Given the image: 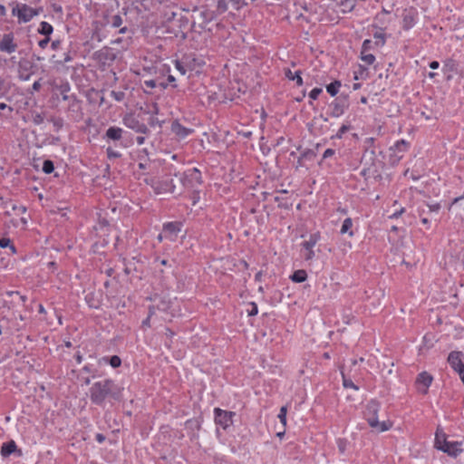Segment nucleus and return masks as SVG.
<instances>
[{
	"mask_svg": "<svg viewBox=\"0 0 464 464\" xmlns=\"http://www.w3.org/2000/svg\"><path fill=\"white\" fill-rule=\"evenodd\" d=\"M49 42H50V37H45V38H44V39L39 41L38 45L42 49H44L47 46V44H49Z\"/></svg>",
	"mask_w": 464,
	"mask_h": 464,
	"instance_id": "nucleus-58",
	"label": "nucleus"
},
{
	"mask_svg": "<svg viewBox=\"0 0 464 464\" xmlns=\"http://www.w3.org/2000/svg\"><path fill=\"white\" fill-rule=\"evenodd\" d=\"M123 133L124 130L121 128L117 126H111L107 129L103 139L107 140L118 141L121 140Z\"/></svg>",
	"mask_w": 464,
	"mask_h": 464,
	"instance_id": "nucleus-18",
	"label": "nucleus"
},
{
	"mask_svg": "<svg viewBox=\"0 0 464 464\" xmlns=\"http://www.w3.org/2000/svg\"><path fill=\"white\" fill-rule=\"evenodd\" d=\"M158 85L157 81L155 80H146L144 81V86L147 88L153 89Z\"/></svg>",
	"mask_w": 464,
	"mask_h": 464,
	"instance_id": "nucleus-52",
	"label": "nucleus"
},
{
	"mask_svg": "<svg viewBox=\"0 0 464 464\" xmlns=\"http://www.w3.org/2000/svg\"><path fill=\"white\" fill-rule=\"evenodd\" d=\"M374 141H375V139L372 138V137H370V138H367L364 141L365 143V152H369L371 153L372 156H374L375 155V151H374V149H373V144H374Z\"/></svg>",
	"mask_w": 464,
	"mask_h": 464,
	"instance_id": "nucleus-33",
	"label": "nucleus"
},
{
	"mask_svg": "<svg viewBox=\"0 0 464 464\" xmlns=\"http://www.w3.org/2000/svg\"><path fill=\"white\" fill-rule=\"evenodd\" d=\"M44 116L43 113H40V112H33L32 113V121L34 122V124L40 125L44 122Z\"/></svg>",
	"mask_w": 464,
	"mask_h": 464,
	"instance_id": "nucleus-37",
	"label": "nucleus"
},
{
	"mask_svg": "<svg viewBox=\"0 0 464 464\" xmlns=\"http://www.w3.org/2000/svg\"><path fill=\"white\" fill-rule=\"evenodd\" d=\"M85 299H86V301H87V303H88V304H89V306H90V307H94V308H97V307H98V305H97V304H93V303H92V298L91 297V295H87L85 296Z\"/></svg>",
	"mask_w": 464,
	"mask_h": 464,
	"instance_id": "nucleus-62",
	"label": "nucleus"
},
{
	"mask_svg": "<svg viewBox=\"0 0 464 464\" xmlns=\"http://www.w3.org/2000/svg\"><path fill=\"white\" fill-rule=\"evenodd\" d=\"M182 224L179 222H168L163 226V233L169 236L171 240H175L181 230Z\"/></svg>",
	"mask_w": 464,
	"mask_h": 464,
	"instance_id": "nucleus-16",
	"label": "nucleus"
},
{
	"mask_svg": "<svg viewBox=\"0 0 464 464\" xmlns=\"http://www.w3.org/2000/svg\"><path fill=\"white\" fill-rule=\"evenodd\" d=\"M37 32L40 34L44 35L45 37H50V35L53 32V27L49 23L43 21V22L40 23V25H39V27L37 29Z\"/></svg>",
	"mask_w": 464,
	"mask_h": 464,
	"instance_id": "nucleus-25",
	"label": "nucleus"
},
{
	"mask_svg": "<svg viewBox=\"0 0 464 464\" xmlns=\"http://www.w3.org/2000/svg\"><path fill=\"white\" fill-rule=\"evenodd\" d=\"M341 85V82L335 80L333 82L326 85V91L331 96L334 97L338 93Z\"/></svg>",
	"mask_w": 464,
	"mask_h": 464,
	"instance_id": "nucleus-29",
	"label": "nucleus"
},
{
	"mask_svg": "<svg viewBox=\"0 0 464 464\" xmlns=\"http://www.w3.org/2000/svg\"><path fill=\"white\" fill-rule=\"evenodd\" d=\"M380 403L375 401H370L364 411V418L367 420L370 427L375 429L378 431H386L392 428V422L390 421H379L378 420V412L380 411Z\"/></svg>",
	"mask_w": 464,
	"mask_h": 464,
	"instance_id": "nucleus-2",
	"label": "nucleus"
},
{
	"mask_svg": "<svg viewBox=\"0 0 464 464\" xmlns=\"http://www.w3.org/2000/svg\"><path fill=\"white\" fill-rule=\"evenodd\" d=\"M464 354L459 351H453L448 356V362L450 367L459 373L462 382L464 383Z\"/></svg>",
	"mask_w": 464,
	"mask_h": 464,
	"instance_id": "nucleus-6",
	"label": "nucleus"
},
{
	"mask_svg": "<svg viewBox=\"0 0 464 464\" xmlns=\"http://www.w3.org/2000/svg\"><path fill=\"white\" fill-rule=\"evenodd\" d=\"M335 153V150L333 149H326L323 154V160H325L327 158H330L334 156Z\"/></svg>",
	"mask_w": 464,
	"mask_h": 464,
	"instance_id": "nucleus-54",
	"label": "nucleus"
},
{
	"mask_svg": "<svg viewBox=\"0 0 464 464\" xmlns=\"http://www.w3.org/2000/svg\"><path fill=\"white\" fill-rule=\"evenodd\" d=\"M329 108L331 117L338 118L342 116L349 108L348 95H340L330 103Z\"/></svg>",
	"mask_w": 464,
	"mask_h": 464,
	"instance_id": "nucleus-5",
	"label": "nucleus"
},
{
	"mask_svg": "<svg viewBox=\"0 0 464 464\" xmlns=\"http://www.w3.org/2000/svg\"><path fill=\"white\" fill-rule=\"evenodd\" d=\"M12 210L18 211V213H25L26 208L24 206L13 205L12 206Z\"/></svg>",
	"mask_w": 464,
	"mask_h": 464,
	"instance_id": "nucleus-59",
	"label": "nucleus"
},
{
	"mask_svg": "<svg viewBox=\"0 0 464 464\" xmlns=\"http://www.w3.org/2000/svg\"><path fill=\"white\" fill-rule=\"evenodd\" d=\"M227 5L226 0H218V12L223 13V12L227 11Z\"/></svg>",
	"mask_w": 464,
	"mask_h": 464,
	"instance_id": "nucleus-49",
	"label": "nucleus"
},
{
	"mask_svg": "<svg viewBox=\"0 0 464 464\" xmlns=\"http://www.w3.org/2000/svg\"><path fill=\"white\" fill-rule=\"evenodd\" d=\"M362 46L363 47V50H367V51H370L373 48L374 45V43L372 42V40L370 39H365L363 42H362Z\"/></svg>",
	"mask_w": 464,
	"mask_h": 464,
	"instance_id": "nucleus-47",
	"label": "nucleus"
},
{
	"mask_svg": "<svg viewBox=\"0 0 464 464\" xmlns=\"http://www.w3.org/2000/svg\"><path fill=\"white\" fill-rule=\"evenodd\" d=\"M320 239H321V235L319 232H316V233L311 234L309 236L308 240H305L301 243V246L304 250L303 256L305 261H310L314 257L315 253L314 251V247L319 242Z\"/></svg>",
	"mask_w": 464,
	"mask_h": 464,
	"instance_id": "nucleus-7",
	"label": "nucleus"
},
{
	"mask_svg": "<svg viewBox=\"0 0 464 464\" xmlns=\"http://www.w3.org/2000/svg\"><path fill=\"white\" fill-rule=\"evenodd\" d=\"M40 89H41V83H40V80H39V81L34 82V84L32 85L31 92L33 93L34 92H38Z\"/></svg>",
	"mask_w": 464,
	"mask_h": 464,
	"instance_id": "nucleus-61",
	"label": "nucleus"
},
{
	"mask_svg": "<svg viewBox=\"0 0 464 464\" xmlns=\"http://www.w3.org/2000/svg\"><path fill=\"white\" fill-rule=\"evenodd\" d=\"M68 102H69V106H68L69 111L75 113L76 116H78V117H81L82 114L81 102L76 97H74Z\"/></svg>",
	"mask_w": 464,
	"mask_h": 464,
	"instance_id": "nucleus-23",
	"label": "nucleus"
},
{
	"mask_svg": "<svg viewBox=\"0 0 464 464\" xmlns=\"http://www.w3.org/2000/svg\"><path fill=\"white\" fill-rule=\"evenodd\" d=\"M409 148L410 143L405 140H400L396 141V143L390 148V150L392 151L390 155L391 160H392L393 162L400 161L402 159L403 154L409 150Z\"/></svg>",
	"mask_w": 464,
	"mask_h": 464,
	"instance_id": "nucleus-11",
	"label": "nucleus"
},
{
	"mask_svg": "<svg viewBox=\"0 0 464 464\" xmlns=\"http://www.w3.org/2000/svg\"><path fill=\"white\" fill-rule=\"evenodd\" d=\"M55 58H56V55H53L51 58V61L58 65H63L66 63H69L72 60V57L70 52L65 53L63 59L56 60Z\"/></svg>",
	"mask_w": 464,
	"mask_h": 464,
	"instance_id": "nucleus-31",
	"label": "nucleus"
},
{
	"mask_svg": "<svg viewBox=\"0 0 464 464\" xmlns=\"http://www.w3.org/2000/svg\"><path fill=\"white\" fill-rule=\"evenodd\" d=\"M42 169L45 174H51L54 170L53 162L51 160H44Z\"/></svg>",
	"mask_w": 464,
	"mask_h": 464,
	"instance_id": "nucleus-32",
	"label": "nucleus"
},
{
	"mask_svg": "<svg viewBox=\"0 0 464 464\" xmlns=\"http://www.w3.org/2000/svg\"><path fill=\"white\" fill-rule=\"evenodd\" d=\"M18 45L13 33L5 34L0 40V52L13 53L16 51Z\"/></svg>",
	"mask_w": 464,
	"mask_h": 464,
	"instance_id": "nucleus-12",
	"label": "nucleus"
},
{
	"mask_svg": "<svg viewBox=\"0 0 464 464\" xmlns=\"http://www.w3.org/2000/svg\"><path fill=\"white\" fill-rule=\"evenodd\" d=\"M106 152H107V157L109 159H118V158L121 157V154L119 151L114 150L111 147H108L106 150Z\"/></svg>",
	"mask_w": 464,
	"mask_h": 464,
	"instance_id": "nucleus-42",
	"label": "nucleus"
},
{
	"mask_svg": "<svg viewBox=\"0 0 464 464\" xmlns=\"http://www.w3.org/2000/svg\"><path fill=\"white\" fill-rule=\"evenodd\" d=\"M158 310L167 311L169 308V303L166 301H161L160 304L156 305Z\"/></svg>",
	"mask_w": 464,
	"mask_h": 464,
	"instance_id": "nucleus-51",
	"label": "nucleus"
},
{
	"mask_svg": "<svg viewBox=\"0 0 464 464\" xmlns=\"http://www.w3.org/2000/svg\"><path fill=\"white\" fill-rule=\"evenodd\" d=\"M351 129L350 125L343 124L338 130L337 133L333 137L335 139H342L343 135Z\"/></svg>",
	"mask_w": 464,
	"mask_h": 464,
	"instance_id": "nucleus-40",
	"label": "nucleus"
},
{
	"mask_svg": "<svg viewBox=\"0 0 464 464\" xmlns=\"http://www.w3.org/2000/svg\"><path fill=\"white\" fill-rule=\"evenodd\" d=\"M160 263L161 266H171L168 259H160V257H156L154 260V264Z\"/></svg>",
	"mask_w": 464,
	"mask_h": 464,
	"instance_id": "nucleus-56",
	"label": "nucleus"
},
{
	"mask_svg": "<svg viewBox=\"0 0 464 464\" xmlns=\"http://www.w3.org/2000/svg\"><path fill=\"white\" fill-rule=\"evenodd\" d=\"M111 97L116 102H122L125 99V92L123 91H111Z\"/></svg>",
	"mask_w": 464,
	"mask_h": 464,
	"instance_id": "nucleus-38",
	"label": "nucleus"
},
{
	"mask_svg": "<svg viewBox=\"0 0 464 464\" xmlns=\"http://www.w3.org/2000/svg\"><path fill=\"white\" fill-rule=\"evenodd\" d=\"M234 411H224L220 408L214 409V417L216 424L222 427L224 430L230 427L233 423Z\"/></svg>",
	"mask_w": 464,
	"mask_h": 464,
	"instance_id": "nucleus-8",
	"label": "nucleus"
},
{
	"mask_svg": "<svg viewBox=\"0 0 464 464\" xmlns=\"http://www.w3.org/2000/svg\"><path fill=\"white\" fill-rule=\"evenodd\" d=\"M448 442L447 435L445 432L440 429L438 428L435 434V441L434 446L437 450H439V447H442Z\"/></svg>",
	"mask_w": 464,
	"mask_h": 464,
	"instance_id": "nucleus-22",
	"label": "nucleus"
},
{
	"mask_svg": "<svg viewBox=\"0 0 464 464\" xmlns=\"http://www.w3.org/2000/svg\"><path fill=\"white\" fill-rule=\"evenodd\" d=\"M112 368H118L121 364V359L118 355H112L109 358H104Z\"/></svg>",
	"mask_w": 464,
	"mask_h": 464,
	"instance_id": "nucleus-35",
	"label": "nucleus"
},
{
	"mask_svg": "<svg viewBox=\"0 0 464 464\" xmlns=\"http://www.w3.org/2000/svg\"><path fill=\"white\" fill-rule=\"evenodd\" d=\"M171 131L179 139H185L190 133H192L193 130L191 129L186 128L178 121H175L171 123Z\"/></svg>",
	"mask_w": 464,
	"mask_h": 464,
	"instance_id": "nucleus-19",
	"label": "nucleus"
},
{
	"mask_svg": "<svg viewBox=\"0 0 464 464\" xmlns=\"http://www.w3.org/2000/svg\"><path fill=\"white\" fill-rule=\"evenodd\" d=\"M32 64L29 61H21L18 64V77L21 81H28L32 75L30 69Z\"/></svg>",
	"mask_w": 464,
	"mask_h": 464,
	"instance_id": "nucleus-20",
	"label": "nucleus"
},
{
	"mask_svg": "<svg viewBox=\"0 0 464 464\" xmlns=\"http://www.w3.org/2000/svg\"><path fill=\"white\" fill-rule=\"evenodd\" d=\"M157 310H158V308L156 305H150L149 312H148V317L151 318L156 314Z\"/></svg>",
	"mask_w": 464,
	"mask_h": 464,
	"instance_id": "nucleus-60",
	"label": "nucleus"
},
{
	"mask_svg": "<svg viewBox=\"0 0 464 464\" xmlns=\"http://www.w3.org/2000/svg\"><path fill=\"white\" fill-rule=\"evenodd\" d=\"M290 279L295 283H303L307 279V274L304 270H296L290 276Z\"/></svg>",
	"mask_w": 464,
	"mask_h": 464,
	"instance_id": "nucleus-28",
	"label": "nucleus"
},
{
	"mask_svg": "<svg viewBox=\"0 0 464 464\" xmlns=\"http://www.w3.org/2000/svg\"><path fill=\"white\" fill-rule=\"evenodd\" d=\"M8 92V89L5 86V80L0 78V97H4Z\"/></svg>",
	"mask_w": 464,
	"mask_h": 464,
	"instance_id": "nucleus-48",
	"label": "nucleus"
},
{
	"mask_svg": "<svg viewBox=\"0 0 464 464\" xmlns=\"http://www.w3.org/2000/svg\"><path fill=\"white\" fill-rule=\"evenodd\" d=\"M353 226V220L351 218H347L343 220L342 227H341V234H349L350 237L353 235V232L351 230Z\"/></svg>",
	"mask_w": 464,
	"mask_h": 464,
	"instance_id": "nucleus-30",
	"label": "nucleus"
},
{
	"mask_svg": "<svg viewBox=\"0 0 464 464\" xmlns=\"http://www.w3.org/2000/svg\"><path fill=\"white\" fill-rule=\"evenodd\" d=\"M151 187L156 194H173L176 192V186L171 179L153 181Z\"/></svg>",
	"mask_w": 464,
	"mask_h": 464,
	"instance_id": "nucleus-10",
	"label": "nucleus"
},
{
	"mask_svg": "<svg viewBox=\"0 0 464 464\" xmlns=\"http://www.w3.org/2000/svg\"><path fill=\"white\" fill-rule=\"evenodd\" d=\"M250 305H251V309L247 310V314L249 316L256 315L257 313H258V308H257L256 304V303H251Z\"/></svg>",
	"mask_w": 464,
	"mask_h": 464,
	"instance_id": "nucleus-50",
	"label": "nucleus"
},
{
	"mask_svg": "<svg viewBox=\"0 0 464 464\" xmlns=\"http://www.w3.org/2000/svg\"><path fill=\"white\" fill-rule=\"evenodd\" d=\"M50 121L53 124V127L57 131L63 127V120L60 117H53Z\"/></svg>",
	"mask_w": 464,
	"mask_h": 464,
	"instance_id": "nucleus-39",
	"label": "nucleus"
},
{
	"mask_svg": "<svg viewBox=\"0 0 464 464\" xmlns=\"http://www.w3.org/2000/svg\"><path fill=\"white\" fill-rule=\"evenodd\" d=\"M175 176L179 177L182 187L185 188H195L203 182L201 172L198 168H191L182 173H176Z\"/></svg>",
	"mask_w": 464,
	"mask_h": 464,
	"instance_id": "nucleus-4",
	"label": "nucleus"
},
{
	"mask_svg": "<svg viewBox=\"0 0 464 464\" xmlns=\"http://www.w3.org/2000/svg\"><path fill=\"white\" fill-rule=\"evenodd\" d=\"M177 15V13L174 11H167L164 14V20L166 22H171L175 19V16Z\"/></svg>",
	"mask_w": 464,
	"mask_h": 464,
	"instance_id": "nucleus-46",
	"label": "nucleus"
},
{
	"mask_svg": "<svg viewBox=\"0 0 464 464\" xmlns=\"http://www.w3.org/2000/svg\"><path fill=\"white\" fill-rule=\"evenodd\" d=\"M342 375H343V385L344 388H346V389L350 388L354 391L359 390L358 386L356 384H354L351 379L347 378L343 372H342Z\"/></svg>",
	"mask_w": 464,
	"mask_h": 464,
	"instance_id": "nucleus-34",
	"label": "nucleus"
},
{
	"mask_svg": "<svg viewBox=\"0 0 464 464\" xmlns=\"http://www.w3.org/2000/svg\"><path fill=\"white\" fill-rule=\"evenodd\" d=\"M18 452L20 456L22 454L20 450H17V446L14 440H10L8 442L3 443L1 447V455L5 458L10 456L12 453Z\"/></svg>",
	"mask_w": 464,
	"mask_h": 464,
	"instance_id": "nucleus-21",
	"label": "nucleus"
},
{
	"mask_svg": "<svg viewBox=\"0 0 464 464\" xmlns=\"http://www.w3.org/2000/svg\"><path fill=\"white\" fill-rule=\"evenodd\" d=\"M176 69L180 74L185 75L187 72V63L184 61L175 60L174 62Z\"/></svg>",
	"mask_w": 464,
	"mask_h": 464,
	"instance_id": "nucleus-36",
	"label": "nucleus"
},
{
	"mask_svg": "<svg viewBox=\"0 0 464 464\" xmlns=\"http://www.w3.org/2000/svg\"><path fill=\"white\" fill-rule=\"evenodd\" d=\"M286 413H287V409L285 406H283L281 407L280 411H279V413L277 415L280 422L283 424V425H285L286 424Z\"/></svg>",
	"mask_w": 464,
	"mask_h": 464,
	"instance_id": "nucleus-41",
	"label": "nucleus"
},
{
	"mask_svg": "<svg viewBox=\"0 0 464 464\" xmlns=\"http://www.w3.org/2000/svg\"><path fill=\"white\" fill-rule=\"evenodd\" d=\"M427 207L429 208V211L430 212L438 213L439 210L440 209V205L439 203H436V204H433V205H428Z\"/></svg>",
	"mask_w": 464,
	"mask_h": 464,
	"instance_id": "nucleus-55",
	"label": "nucleus"
},
{
	"mask_svg": "<svg viewBox=\"0 0 464 464\" xmlns=\"http://www.w3.org/2000/svg\"><path fill=\"white\" fill-rule=\"evenodd\" d=\"M373 38L375 39L374 45L376 47H382L386 43V35L382 28H379V31L373 34Z\"/></svg>",
	"mask_w": 464,
	"mask_h": 464,
	"instance_id": "nucleus-27",
	"label": "nucleus"
},
{
	"mask_svg": "<svg viewBox=\"0 0 464 464\" xmlns=\"http://www.w3.org/2000/svg\"><path fill=\"white\" fill-rule=\"evenodd\" d=\"M432 376L427 372H420L416 379V386L417 390L422 393L426 394L428 392V389L432 382Z\"/></svg>",
	"mask_w": 464,
	"mask_h": 464,
	"instance_id": "nucleus-14",
	"label": "nucleus"
},
{
	"mask_svg": "<svg viewBox=\"0 0 464 464\" xmlns=\"http://www.w3.org/2000/svg\"><path fill=\"white\" fill-rule=\"evenodd\" d=\"M285 75L287 79L291 81H295L298 86H302L304 84L303 78L301 76V71L292 72L290 69H287L285 72Z\"/></svg>",
	"mask_w": 464,
	"mask_h": 464,
	"instance_id": "nucleus-24",
	"label": "nucleus"
},
{
	"mask_svg": "<svg viewBox=\"0 0 464 464\" xmlns=\"http://www.w3.org/2000/svg\"><path fill=\"white\" fill-rule=\"evenodd\" d=\"M301 160H312L315 157V153L312 150H304L301 155Z\"/></svg>",
	"mask_w": 464,
	"mask_h": 464,
	"instance_id": "nucleus-44",
	"label": "nucleus"
},
{
	"mask_svg": "<svg viewBox=\"0 0 464 464\" xmlns=\"http://www.w3.org/2000/svg\"><path fill=\"white\" fill-rule=\"evenodd\" d=\"M322 92L323 90L321 88L315 87L309 92V98L311 100H316Z\"/></svg>",
	"mask_w": 464,
	"mask_h": 464,
	"instance_id": "nucleus-45",
	"label": "nucleus"
},
{
	"mask_svg": "<svg viewBox=\"0 0 464 464\" xmlns=\"http://www.w3.org/2000/svg\"><path fill=\"white\" fill-rule=\"evenodd\" d=\"M360 58L367 65H372L375 62V56L372 53L364 54L363 56H360Z\"/></svg>",
	"mask_w": 464,
	"mask_h": 464,
	"instance_id": "nucleus-43",
	"label": "nucleus"
},
{
	"mask_svg": "<svg viewBox=\"0 0 464 464\" xmlns=\"http://www.w3.org/2000/svg\"><path fill=\"white\" fill-rule=\"evenodd\" d=\"M103 22L105 26H109L113 29L120 28V34H126L129 32V28L127 26L121 27L123 20L121 14H105L103 16Z\"/></svg>",
	"mask_w": 464,
	"mask_h": 464,
	"instance_id": "nucleus-13",
	"label": "nucleus"
},
{
	"mask_svg": "<svg viewBox=\"0 0 464 464\" xmlns=\"http://www.w3.org/2000/svg\"><path fill=\"white\" fill-rule=\"evenodd\" d=\"M149 124L151 126V127H155L156 125H159L160 127V121L158 120V118H156L155 116H150V119H149Z\"/></svg>",
	"mask_w": 464,
	"mask_h": 464,
	"instance_id": "nucleus-53",
	"label": "nucleus"
},
{
	"mask_svg": "<svg viewBox=\"0 0 464 464\" xmlns=\"http://www.w3.org/2000/svg\"><path fill=\"white\" fill-rule=\"evenodd\" d=\"M461 445V442L448 440V442L445 445H443L442 447H439V450L447 453L450 457L456 458L462 451Z\"/></svg>",
	"mask_w": 464,
	"mask_h": 464,
	"instance_id": "nucleus-15",
	"label": "nucleus"
},
{
	"mask_svg": "<svg viewBox=\"0 0 464 464\" xmlns=\"http://www.w3.org/2000/svg\"><path fill=\"white\" fill-rule=\"evenodd\" d=\"M61 94H62V99L63 101H71L72 99H73L74 97H76L75 95H69L68 92H70L71 90V86L69 84V82H64L63 84H61L59 87H58Z\"/></svg>",
	"mask_w": 464,
	"mask_h": 464,
	"instance_id": "nucleus-26",
	"label": "nucleus"
},
{
	"mask_svg": "<svg viewBox=\"0 0 464 464\" xmlns=\"http://www.w3.org/2000/svg\"><path fill=\"white\" fill-rule=\"evenodd\" d=\"M150 317L147 316V318H145L142 323H141V326L143 328H150Z\"/></svg>",
	"mask_w": 464,
	"mask_h": 464,
	"instance_id": "nucleus-63",
	"label": "nucleus"
},
{
	"mask_svg": "<svg viewBox=\"0 0 464 464\" xmlns=\"http://www.w3.org/2000/svg\"><path fill=\"white\" fill-rule=\"evenodd\" d=\"M105 436L102 433H97L95 435V440L99 442V443H102L105 441Z\"/></svg>",
	"mask_w": 464,
	"mask_h": 464,
	"instance_id": "nucleus-64",
	"label": "nucleus"
},
{
	"mask_svg": "<svg viewBox=\"0 0 464 464\" xmlns=\"http://www.w3.org/2000/svg\"><path fill=\"white\" fill-rule=\"evenodd\" d=\"M122 121L126 127L133 130L137 133L146 134L149 132L147 125L140 121L133 114L125 115Z\"/></svg>",
	"mask_w": 464,
	"mask_h": 464,
	"instance_id": "nucleus-9",
	"label": "nucleus"
},
{
	"mask_svg": "<svg viewBox=\"0 0 464 464\" xmlns=\"http://www.w3.org/2000/svg\"><path fill=\"white\" fill-rule=\"evenodd\" d=\"M122 389L111 379H104L94 382L90 388V400L95 404L102 406L107 398L115 401L121 400Z\"/></svg>",
	"mask_w": 464,
	"mask_h": 464,
	"instance_id": "nucleus-1",
	"label": "nucleus"
},
{
	"mask_svg": "<svg viewBox=\"0 0 464 464\" xmlns=\"http://www.w3.org/2000/svg\"><path fill=\"white\" fill-rule=\"evenodd\" d=\"M12 15L16 16L19 24H25L30 22L34 16L40 14L44 9L43 7L33 8L26 4L13 2Z\"/></svg>",
	"mask_w": 464,
	"mask_h": 464,
	"instance_id": "nucleus-3",
	"label": "nucleus"
},
{
	"mask_svg": "<svg viewBox=\"0 0 464 464\" xmlns=\"http://www.w3.org/2000/svg\"><path fill=\"white\" fill-rule=\"evenodd\" d=\"M11 243V240L7 237H3L0 239V247L5 248L7 247Z\"/></svg>",
	"mask_w": 464,
	"mask_h": 464,
	"instance_id": "nucleus-57",
	"label": "nucleus"
},
{
	"mask_svg": "<svg viewBox=\"0 0 464 464\" xmlns=\"http://www.w3.org/2000/svg\"><path fill=\"white\" fill-rule=\"evenodd\" d=\"M416 12L413 10H405L402 14V28L410 30L416 23Z\"/></svg>",
	"mask_w": 464,
	"mask_h": 464,
	"instance_id": "nucleus-17",
	"label": "nucleus"
}]
</instances>
